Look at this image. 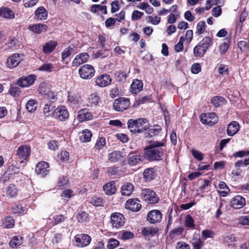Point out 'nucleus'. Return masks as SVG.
<instances>
[{"mask_svg":"<svg viewBox=\"0 0 249 249\" xmlns=\"http://www.w3.org/2000/svg\"><path fill=\"white\" fill-rule=\"evenodd\" d=\"M73 51V47L69 46L65 49L62 53V59L64 60L67 57L70 56Z\"/></svg>","mask_w":249,"mask_h":249,"instance_id":"obj_49","label":"nucleus"},{"mask_svg":"<svg viewBox=\"0 0 249 249\" xmlns=\"http://www.w3.org/2000/svg\"><path fill=\"white\" fill-rule=\"evenodd\" d=\"M239 223L242 225H249V215L242 216L239 218Z\"/></svg>","mask_w":249,"mask_h":249,"instance_id":"obj_64","label":"nucleus"},{"mask_svg":"<svg viewBox=\"0 0 249 249\" xmlns=\"http://www.w3.org/2000/svg\"><path fill=\"white\" fill-rule=\"evenodd\" d=\"M249 155V151L241 150L237 151L233 154L234 157L242 158L245 156Z\"/></svg>","mask_w":249,"mask_h":249,"instance_id":"obj_59","label":"nucleus"},{"mask_svg":"<svg viewBox=\"0 0 249 249\" xmlns=\"http://www.w3.org/2000/svg\"><path fill=\"white\" fill-rule=\"evenodd\" d=\"M144 157L136 153H130L127 157V164L130 166L141 164L144 161Z\"/></svg>","mask_w":249,"mask_h":249,"instance_id":"obj_6","label":"nucleus"},{"mask_svg":"<svg viewBox=\"0 0 249 249\" xmlns=\"http://www.w3.org/2000/svg\"><path fill=\"white\" fill-rule=\"evenodd\" d=\"M92 136L91 132L88 129H85L80 133V140L82 142H87L90 141Z\"/></svg>","mask_w":249,"mask_h":249,"instance_id":"obj_33","label":"nucleus"},{"mask_svg":"<svg viewBox=\"0 0 249 249\" xmlns=\"http://www.w3.org/2000/svg\"><path fill=\"white\" fill-rule=\"evenodd\" d=\"M89 215L84 211H79L77 214V219L80 223L86 222L89 220Z\"/></svg>","mask_w":249,"mask_h":249,"instance_id":"obj_37","label":"nucleus"},{"mask_svg":"<svg viewBox=\"0 0 249 249\" xmlns=\"http://www.w3.org/2000/svg\"><path fill=\"white\" fill-rule=\"evenodd\" d=\"M119 245V241L114 238H111L108 240L107 248L108 249H114Z\"/></svg>","mask_w":249,"mask_h":249,"instance_id":"obj_48","label":"nucleus"},{"mask_svg":"<svg viewBox=\"0 0 249 249\" xmlns=\"http://www.w3.org/2000/svg\"><path fill=\"white\" fill-rule=\"evenodd\" d=\"M165 142L163 141L152 142L145 148L143 156L149 161L160 160L162 159L164 152L166 151Z\"/></svg>","mask_w":249,"mask_h":249,"instance_id":"obj_1","label":"nucleus"},{"mask_svg":"<svg viewBox=\"0 0 249 249\" xmlns=\"http://www.w3.org/2000/svg\"><path fill=\"white\" fill-rule=\"evenodd\" d=\"M89 55L86 53H82L77 54L72 61V66L77 67L86 62L89 59Z\"/></svg>","mask_w":249,"mask_h":249,"instance_id":"obj_21","label":"nucleus"},{"mask_svg":"<svg viewBox=\"0 0 249 249\" xmlns=\"http://www.w3.org/2000/svg\"><path fill=\"white\" fill-rule=\"evenodd\" d=\"M106 144V140L104 138H100L96 142L94 148L97 150L102 149Z\"/></svg>","mask_w":249,"mask_h":249,"instance_id":"obj_56","label":"nucleus"},{"mask_svg":"<svg viewBox=\"0 0 249 249\" xmlns=\"http://www.w3.org/2000/svg\"><path fill=\"white\" fill-rule=\"evenodd\" d=\"M93 117V113L88 108H83L77 112V118L80 122L91 120Z\"/></svg>","mask_w":249,"mask_h":249,"instance_id":"obj_12","label":"nucleus"},{"mask_svg":"<svg viewBox=\"0 0 249 249\" xmlns=\"http://www.w3.org/2000/svg\"><path fill=\"white\" fill-rule=\"evenodd\" d=\"M47 28V25L43 24H36L29 27L30 30L38 34L46 32Z\"/></svg>","mask_w":249,"mask_h":249,"instance_id":"obj_27","label":"nucleus"},{"mask_svg":"<svg viewBox=\"0 0 249 249\" xmlns=\"http://www.w3.org/2000/svg\"><path fill=\"white\" fill-rule=\"evenodd\" d=\"M134 190V186L130 183H126L121 187V193L123 196H129L131 195Z\"/></svg>","mask_w":249,"mask_h":249,"instance_id":"obj_29","label":"nucleus"},{"mask_svg":"<svg viewBox=\"0 0 249 249\" xmlns=\"http://www.w3.org/2000/svg\"><path fill=\"white\" fill-rule=\"evenodd\" d=\"M110 222L113 228L118 229L124 225L125 218L122 214L119 213H115L111 215Z\"/></svg>","mask_w":249,"mask_h":249,"instance_id":"obj_8","label":"nucleus"},{"mask_svg":"<svg viewBox=\"0 0 249 249\" xmlns=\"http://www.w3.org/2000/svg\"><path fill=\"white\" fill-rule=\"evenodd\" d=\"M230 39H228V38H227L226 41L223 42L222 44H221L219 45V50H220V52L221 54H224L227 52V51L229 49V46H230Z\"/></svg>","mask_w":249,"mask_h":249,"instance_id":"obj_42","label":"nucleus"},{"mask_svg":"<svg viewBox=\"0 0 249 249\" xmlns=\"http://www.w3.org/2000/svg\"><path fill=\"white\" fill-rule=\"evenodd\" d=\"M246 204L245 199L241 196L237 195L231 198L230 206L235 209L243 208Z\"/></svg>","mask_w":249,"mask_h":249,"instance_id":"obj_14","label":"nucleus"},{"mask_svg":"<svg viewBox=\"0 0 249 249\" xmlns=\"http://www.w3.org/2000/svg\"><path fill=\"white\" fill-rule=\"evenodd\" d=\"M111 82L110 75L104 74L98 76L95 81L97 86L100 87H105L108 86Z\"/></svg>","mask_w":249,"mask_h":249,"instance_id":"obj_17","label":"nucleus"},{"mask_svg":"<svg viewBox=\"0 0 249 249\" xmlns=\"http://www.w3.org/2000/svg\"><path fill=\"white\" fill-rule=\"evenodd\" d=\"M160 130L161 129L159 127L158 128L154 127L149 128L146 130L144 128V136L145 137H152L158 135Z\"/></svg>","mask_w":249,"mask_h":249,"instance_id":"obj_34","label":"nucleus"},{"mask_svg":"<svg viewBox=\"0 0 249 249\" xmlns=\"http://www.w3.org/2000/svg\"><path fill=\"white\" fill-rule=\"evenodd\" d=\"M54 68V67L53 64L51 63H46L40 66L38 68V70L50 72L52 71Z\"/></svg>","mask_w":249,"mask_h":249,"instance_id":"obj_44","label":"nucleus"},{"mask_svg":"<svg viewBox=\"0 0 249 249\" xmlns=\"http://www.w3.org/2000/svg\"><path fill=\"white\" fill-rule=\"evenodd\" d=\"M103 190L106 194L108 196H111L115 193L116 191V186L115 181H110L103 186Z\"/></svg>","mask_w":249,"mask_h":249,"instance_id":"obj_22","label":"nucleus"},{"mask_svg":"<svg viewBox=\"0 0 249 249\" xmlns=\"http://www.w3.org/2000/svg\"><path fill=\"white\" fill-rule=\"evenodd\" d=\"M202 235L204 240L208 238H213L215 233L213 231L209 230H205L202 231Z\"/></svg>","mask_w":249,"mask_h":249,"instance_id":"obj_54","label":"nucleus"},{"mask_svg":"<svg viewBox=\"0 0 249 249\" xmlns=\"http://www.w3.org/2000/svg\"><path fill=\"white\" fill-rule=\"evenodd\" d=\"M141 196L142 199L149 204H156L159 201L155 193L149 189L142 190Z\"/></svg>","mask_w":249,"mask_h":249,"instance_id":"obj_5","label":"nucleus"},{"mask_svg":"<svg viewBox=\"0 0 249 249\" xmlns=\"http://www.w3.org/2000/svg\"><path fill=\"white\" fill-rule=\"evenodd\" d=\"M124 155L121 151H115L108 155V160L111 162H116L120 160Z\"/></svg>","mask_w":249,"mask_h":249,"instance_id":"obj_30","label":"nucleus"},{"mask_svg":"<svg viewBox=\"0 0 249 249\" xmlns=\"http://www.w3.org/2000/svg\"><path fill=\"white\" fill-rule=\"evenodd\" d=\"M35 172L41 177H46L50 172L48 163L44 161L39 162L36 166Z\"/></svg>","mask_w":249,"mask_h":249,"instance_id":"obj_10","label":"nucleus"},{"mask_svg":"<svg viewBox=\"0 0 249 249\" xmlns=\"http://www.w3.org/2000/svg\"><path fill=\"white\" fill-rule=\"evenodd\" d=\"M57 45V42L54 40H51L45 44L43 47V52L45 54L52 53Z\"/></svg>","mask_w":249,"mask_h":249,"instance_id":"obj_26","label":"nucleus"},{"mask_svg":"<svg viewBox=\"0 0 249 249\" xmlns=\"http://www.w3.org/2000/svg\"><path fill=\"white\" fill-rule=\"evenodd\" d=\"M90 202L96 207L100 206L103 205V199L101 197L94 196L90 199Z\"/></svg>","mask_w":249,"mask_h":249,"instance_id":"obj_51","label":"nucleus"},{"mask_svg":"<svg viewBox=\"0 0 249 249\" xmlns=\"http://www.w3.org/2000/svg\"><path fill=\"white\" fill-rule=\"evenodd\" d=\"M192 155L194 157L198 160H202L203 159V154L200 151L193 149L192 150Z\"/></svg>","mask_w":249,"mask_h":249,"instance_id":"obj_58","label":"nucleus"},{"mask_svg":"<svg viewBox=\"0 0 249 249\" xmlns=\"http://www.w3.org/2000/svg\"><path fill=\"white\" fill-rule=\"evenodd\" d=\"M145 119H130L127 122L128 127L132 133H140L143 132V124L145 123Z\"/></svg>","mask_w":249,"mask_h":249,"instance_id":"obj_3","label":"nucleus"},{"mask_svg":"<svg viewBox=\"0 0 249 249\" xmlns=\"http://www.w3.org/2000/svg\"><path fill=\"white\" fill-rule=\"evenodd\" d=\"M239 124L236 121H232L230 123L227 127V132L229 136H233L239 130Z\"/></svg>","mask_w":249,"mask_h":249,"instance_id":"obj_25","label":"nucleus"},{"mask_svg":"<svg viewBox=\"0 0 249 249\" xmlns=\"http://www.w3.org/2000/svg\"><path fill=\"white\" fill-rule=\"evenodd\" d=\"M68 183V179L67 177L63 176L60 177L58 181L57 186L58 187H63L66 185Z\"/></svg>","mask_w":249,"mask_h":249,"instance_id":"obj_62","label":"nucleus"},{"mask_svg":"<svg viewBox=\"0 0 249 249\" xmlns=\"http://www.w3.org/2000/svg\"><path fill=\"white\" fill-rule=\"evenodd\" d=\"M9 92L11 95L16 97L19 95L20 90L18 87L13 86H11Z\"/></svg>","mask_w":249,"mask_h":249,"instance_id":"obj_61","label":"nucleus"},{"mask_svg":"<svg viewBox=\"0 0 249 249\" xmlns=\"http://www.w3.org/2000/svg\"><path fill=\"white\" fill-rule=\"evenodd\" d=\"M213 44L212 38L209 36L204 37L194 49V54L196 57H202L207 51Z\"/></svg>","mask_w":249,"mask_h":249,"instance_id":"obj_2","label":"nucleus"},{"mask_svg":"<svg viewBox=\"0 0 249 249\" xmlns=\"http://www.w3.org/2000/svg\"><path fill=\"white\" fill-rule=\"evenodd\" d=\"M212 104L216 107L225 104V100L221 96H215L212 99Z\"/></svg>","mask_w":249,"mask_h":249,"instance_id":"obj_39","label":"nucleus"},{"mask_svg":"<svg viewBox=\"0 0 249 249\" xmlns=\"http://www.w3.org/2000/svg\"><path fill=\"white\" fill-rule=\"evenodd\" d=\"M134 233L129 231H124L121 236V239L125 240L132 239L134 237Z\"/></svg>","mask_w":249,"mask_h":249,"instance_id":"obj_53","label":"nucleus"},{"mask_svg":"<svg viewBox=\"0 0 249 249\" xmlns=\"http://www.w3.org/2000/svg\"><path fill=\"white\" fill-rule=\"evenodd\" d=\"M192 244L193 246V249H201L204 245V242L201 240L199 235H194Z\"/></svg>","mask_w":249,"mask_h":249,"instance_id":"obj_32","label":"nucleus"},{"mask_svg":"<svg viewBox=\"0 0 249 249\" xmlns=\"http://www.w3.org/2000/svg\"><path fill=\"white\" fill-rule=\"evenodd\" d=\"M78 72L81 78L84 79H88L94 76L95 70L92 66L85 64L79 69Z\"/></svg>","mask_w":249,"mask_h":249,"instance_id":"obj_4","label":"nucleus"},{"mask_svg":"<svg viewBox=\"0 0 249 249\" xmlns=\"http://www.w3.org/2000/svg\"><path fill=\"white\" fill-rule=\"evenodd\" d=\"M19 172V171L18 168L16 166L12 165L9 166L5 173L9 175H14L18 174Z\"/></svg>","mask_w":249,"mask_h":249,"instance_id":"obj_50","label":"nucleus"},{"mask_svg":"<svg viewBox=\"0 0 249 249\" xmlns=\"http://www.w3.org/2000/svg\"><path fill=\"white\" fill-rule=\"evenodd\" d=\"M18 190L13 184H10L6 189V194L11 197L16 196L18 194Z\"/></svg>","mask_w":249,"mask_h":249,"instance_id":"obj_35","label":"nucleus"},{"mask_svg":"<svg viewBox=\"0 0 249 249\" xmlns=\"http://www.w3.org/2000/svg\"><path fill=\"white\" fill-rule=\"evenodd\" d=\"M22 243V238L20 236H15L9 242L10 246L12 247H16L21 244Z\"/></svg>","mask_w":249,"mask_h":249,"instance_id":"obj_38","label":"nucleus"},{"mask_svg":"<svg viewBox=\"0 0 249 249\" xmlns=\"http://www.w3.org/2000/svg\"><path fill=\"white\" fill-rule=\"evenodd\" d=\"M30 154V147L27 145L20 146L17 151V155L19 159L26 160Z\"/></svg>","mask_w":249,"mask_h":249,"instance_id":"obj_20","label":"nucleus"},{"mask_svg":"<svg viewBox=\"0 0 249 249\" xmlns=\"http://www.w3.org/2000/svg\"><path fill=\"white\" fill-rule=\"evenodd\" d=\"M36 101L34 99L29 100L26 105V108L29 112L34 111L36 109Z\"/></svg>","mask_w":249,"mask_h":249,"instance_id":"obj_43","label":"nucleus"},{"mask_svg":"<svg viewBox=\"0 0 249 249\" xmlns=\"http://www.w3.org/2000/svg\"><path fill=\"white\" fill-rule=\"evenodd\" d=\"M48 11L43 7H38L35 12V18L42 20L47 19L48 17Z\"/></svg>","mask_w":249,"mask_h":249,"instance_id":"obj_24","label":"nucleus"},{"mask_svg":"<svg viewBox=\"0 0 249 249\" xmlns=\"http://www.w3.org/2000/svg\"><path fill=\"white\" fill-rule=\"evenodd\" d=\"M0 16L6 18L13 19L15 18V14L10 8L2 7L0 8Z\"/></svg>","mask_w":249,"mask_h":249,"instance_id":"obj_28","label":"nucleus"},{"mask_svg":"<svg viewBox=\"0 0 249 249\" xmlns=\"http://www.w3.org/2000/svg\"><path fill=\"white\" fill-rule=\"evenodd\" d=\"M194 221L193 217L190 215H187L185 219L184 225L185 226L190 229H194L195 225L194 223Z\"/></svg>","mask_w":249,"mask_h":249,"instance_id":"obj_45","label":"nucleus"},{"mask_svg":"<svg viewBox=\"0 0 249 249\" xmlns=\"http://www.w3.org/2000/svg\"><path fill=\"white\" fill-rule=\"evenodd\" d=\"M125 207L133 212H138L141 208L142 205L140 201L137 199H129L125 204Z\"/></svg>","mask_w":249,"mask_h":249,"instance_id":"obj_19","label":"nucleus"},{"mask_svg":"<svg viewBox=\"0 0 249 249\" xmlns=\"http://www.w3.org/2000/svg\"><path fill=\"white\" fill-rule=\"evenodd\" d=\"M143 175L146 181H150L154 178L156 173L154 168H149L144 170Z\"/></svg>","mask_w":249,"mask_h":249,"instance_id":"obj_31","label":"nucleus"},{"mask_svg":"<svg viewBox=\"0 0 249 249\" xmlns=\"http://www.w3.org/2000/svg\"><path fill=\"white\" fill-rule=\"evenodd\" d=\"M235 241V237L232 234H230L224 238V243L227 246H231L234 244Z\"/></svg>","mask_w":249,"mask_h":249,"instance_id":"obj_47","label":"nucleus"},{"mask_svg":"<svg viewBox=\"0 0 249 249\" xmlns=\"http://www.w3.org/2000/svg\"><path fill=\"white\" fill-rule=\"evenodd\" d=\"M14 220L11 216L7 217L3 222V226L5 228H11L14 225Z\"/></svg>","mask_w":249,"mask_h":249,"instance_id":"obj_46","label":"nucleus"},{"mask_svg":"<svg viewBox=\"0 0 249 249\" xmlns=\"http://www.w3.org/2000/svg\"><path fill=\"white\" fill-rule=\"evenodd\" d=\"M148 19L149 21L153 25L158 24L160 21V18L157 16H148Z\"/></svg>","mask_w":249,"mask_h":249,"instance_id":"obj_60","label":"nucleus"},{"mask_svg":"<svg viewBox=\"0 0 249 249\" xmlns=\"http://www.w3.org/2000/svg\"><path fill=\"white\" fill-rule=\"evenodd\" d=\"M129 100L124 97H121L115 100L113 108L117 111H122L126 109L130 106Z\"/></svg>","mask_w":249,"mask_h":249,"instance_id":"obj_7","label":"nucleus"},{"mask_svg":"<svg viewBox=\"0 0 249 249\" xmlns=\"http://www.w3.org/2000/svg\"><path fill=\"white\" fill-rule=\"evenodd\" d=\"M66 218V217L62 214L54 215L53 217V224L56 225L59 223H62Z\"/></svg>","mask_w":249,"mask_h":249,"instance_id":"obj_52","label":"nucleus"},{"mask_svg":"<svg viewBox=\"0 0 249 249\" xmlns=\"http://www.w3.org/2000/svg\"><path fill=\"white\" fill-rule=\"evenodd\" d=\"M54 107L55 106L53 102H49V103H46L43 108V113L45 116H49L51 115V112L54 109Z\"/></svg>","mask_w":249,"mask_h":249,"instance_id":"obj_36","label":"nucleus"},{"mask_svg":"<svg viewBox=\"0 0 249 249\" xmlns=\"http://www.w3.org/2000/svg\"><path fill=\"white\" fill-rule=\"evenodd\" d=\"M21 61L20 57L19 54L15 53L9 56L6 62L7 67L12 69L16 67Z\"/></svg>","mask_w":249,"mask_h":249,"instance_id":"obj_18","label":"nucleus"},{"mask_svg":"<svg viewBox=\"0 0 249 249\" xmlns=\"http://www.w3.org/2000/svg\"><path fill=\"white\" fill-rule=\"evenodd\" d=\"M158 229L154 228H144L142 231V233L145 236H153L158 232Z\"/></svg>","mask_w":249,"mask_h":249,"instance_id":"obj_41","label":"nucleus"},{"mask_svg":"<svg viewBox=\"0 0 249 249\" xmlns=\"http://www.w3.org/2000/svg\"><path fill=\"white\" fill-rule=\"evenodd\" d=\"M143 15V13L138 10H134L131 16V19L133 21L137 20L141 18Z\"/></svg>","mask_w":249,"mask_h":249,"instance_id":"obj_57","label":"nucleus"},{"mask_svg":"<svg viewBox=\"0 0 249 249\" xmlns=\"http://www.w3.org/2000/svg\"><path fill=\"white\" fill-rule=\"evenodd\" d=\"M75 244L79 247H84L88 246L91 241L90 236L86 234H78L74 237Z\"/></svg>","mask_w":249,"mask_h":249,"instance_id":"obj_13","label":"nucleus"},{"mask_svg":"<svg viewBox=\"0 0 249 249\" xmlns=\"http://www.w3.org/2000/svg\"><path fill=\"white\" fill-rule=\"evenodd\" d=\"M162 214L161 213L157 210H153L149 212L147 214V219L151 223L160 222L161 220Z\"/></svg>","mask_w":249,"mask_h":249,"instance_id":"obj_15","label":"nucleus"},{"mask_svg":"<svg viewBox=\"0 0 249 249\" xmlns=\"http://www.w3.org/2000/svg\"><path fill=\"white\" fill-rule=\"evenodd\" d=\"M143 89V83L142 81L138 79L133 80L130 87V91L136 94Z\"/></svg>","mask_w":249,"mask_h":249,"instance_id":"obj_23","label":"nucleus"},{"mask_svg":"<svg viewBox=\"0 0 249 249\" xmlns=\"http://www.w3.org/2000/svg\"><path fill=\"white\" fill-rule=\"evenodd\" d=\"M206 28V25L205 22L203 21H199L196 26V34L198 35L203 34L205 31Z\"/></svg>","mask_w":249,"mask_h":249,"instance_id":"obj_40","label":"nucleus"},{"mask_svg":"<svg viewBox=\"0 0 249 249\" xmlns=\"http://www.w3.org/2000/svg\"><path fill=\"white\" fill-rule=\"evenodd\" d=\"M44 98L46 99L50 100L49 102H53L56 99L54 93L52 91H49L44 95Z\"/></svg>","mask_w":249,"mask_h":249,"instance_id":"obj_63","label":"nucleus"},{"mask_svg":"<svg viewBox=\"0 0 249 249\" xmlns=\"http://www.w3.org/2000/svg\"><path fill=\"white\" fill-rule=\"evenodd\" d=\"M52 114L54 118L60 121H65L69 116V112L64 106L58 107Z\"/></svg>","mask_w":249,"mask_h":249,"instance_id":"obj_11","label":"nucleus"},{"mask_svg":"<svg viewBox=\"0 0 249 249\" xmlns=\"http://www.w3.org/2000/svg\"><path fill=\"white\" fill-rule=\"evenodd\" d=\"M36 77L34 75L22 77L18 81V85L21 87H28L32 85L35 82Z\"/></svg>","mask_w":249,"mask_h":249,"instance_id":"obj_16","label":"nucleus"},{"mask_svg":"<svg viewBox=\"0 0 249 249\" xmlns=\"http://www.w3.org/2000/svg\"><path fill=\"white\" fill-rule=\"evenodd\" d=\"M200 120L203 124L212 126L217 123L218 119L216 114L212 112L207 114H202L200 115Z\"/></svg>","mask_w":249,"mask_h":249,"instance_id":"obj_9","label":"nucleus"},{"mask_svg":"<svg viewBox=\"0 0 249 249\" xmlns=\"http://www.w3.org/2000/svg\"><path fill=\"white\" fill-rule=\"evenodd\" d=\"M249 165V157L244 159V160H239L235 162L234 164L235 167H240L242 166H247Z\"/></svg>","mask_w":249,"mask_h":249,"instance_id":"obj_55","label":"nucleus"}]
</instances>
